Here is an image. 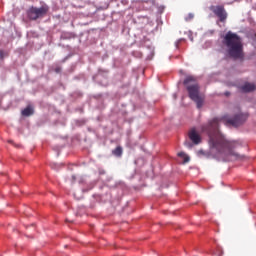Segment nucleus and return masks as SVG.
I'll return each mask as SVG.
<instances>
[{"label": "nucleus", "mask_w": 256, "mask_h": 256, "mask_svg": "<svg viewBox=\"0 0 256 256\" xmlns=\"http://www.w3.org/2000/svg\"><path fill=\"white\" fill-rule=\"evenodd\" d=\"M248 114L238 112L234 114L233 118H230L228 114L220 118H213L208 125H205L201 130L208 134L209 145L211 149H215L216 152L222 154L225 161L241 160L244 156L234 152L238 148H242V141H228L219 131V123H223L228 127H239L246 123Z\"/></svg>", "instance_id": "f257e3e1"}, {"label": "nucleus", "mask_w": 256, "mask_h": 256, "mask_svg": "<svg viewBox=\"0 0 256 256\" xmlns=\"http://www.w3.org/2000/svg\"><path fill=\"white\" fill-rule=\"evenodd\" d=\"M223 46L226 48V53L230 58L240 59L243 58V44L241 38L231 31L226 32L222 41Z\"/></svg>", "instance_id": "f03ea898"}, {"label": "nucleus", "mask_w": 256, "mask_h": 256, "mask_svg": "<svg viewBox=\"0 0 256 256\" xmlns=\"http://www.w3.org/2000/svg\"><path fill=\"white\" fill-rule=\"evenodd\" d=\"M183 84L186 88V91H188V95L191 101H194L196 103V107L201 109L203 107L204 98L199 93L200 87L197 79L192 75L186 76Z\"/></svg>", "instance_id": "7ed1b4c3"}, {"label": "nucleus", "mask_w": 256, "mask_h": 256, "mask_svg": "<svg viewBox=\"0 0 256 256\" xmlns=\"http://www.w3.org/2000/svg\"><path fill=\"white\" fill-rule=\"evenodd\" d=\"M49 12V6L43 5L41 8L31 7L27 10V17L29 20L36 21L47 15Z\"/></svg>", "instance_id": "20e7f679"}, {"label": "nucleus", "mask_w": 256, "mask_h": 256, "mask_svg": "<svg viewBox=\"0 0 256 256\" xmlns=\"http://www.w3.org/2000/svg\"><path fill=\"white\" fill-rule=\"evenodd\" d=\"M209 9L216 17H218L220 22H226L228 14L223 5H211Z\"/></svg>", "instance_id": "39448f33"}, {"label": "nucleus", "mask_w": 256, "mask_h": 256, "mask_svg": "<svg viewBox=\"0 0 256 256\" xmlns=\"http://www.w3.org/2000/svg\"><path fill=\"white\" fill-rule=\"evenodd\" d=\"M189 139L191 140V142H193V144H201L202 142V137L197 133V131L195 129H191L189 132Z\"/></svg>", "instance_id": "423d86ee"}, {"label": "nucleus", "mask_w": 256, "mask_h": 256, "mask_svg": "<svg viewBox=\"0 0 256 256\" xmlns=\"http://www.w3.org/2000/svg\"><path fill=\"white\" fill-rule=\"evenodd\" d=\"M242 91L244 93H250L252 91H255L256 90V85L253 84V83H245L242 87H241Z\"/></svg>", "instance_id": "0eeeda50"}, {"label": "nucleus", "mask_w": 256, "mask_h": 256, "mask_svg": "<svg viewBox=\"0 0 256 256\" xmlns=\"http://www.w3.org/2000/svg\"><path fill=\"white\" fill-rule=\"evenodd\" d=\"M33 115V108L31 106H27L26 109L22 110L23 117H30Z\"/></svg>", "instance_id": "6e6552de"}, {"label": "nucleus", "mask_w": 256, "mask_h": 256, "mask_svg": "<svg viewBox=\"0 0 256 256\" xmlns=\"http://www.w3.org/2000/svg\"><path fill=\"white\" fill-rule=\"evenodd\" d=\"M112 155L120 157L123 155V148H121V146H117L116 149L112 150Z\"/></svg>", "instance_id": "1a4fd4ad"}, {"label": "nucleus", "mask_w": 256, "mask_h": 256, "mask_svg": "<svg viewBox=\"0 0 256 256\" xmlns=\"http://www.w3.org/2000/svg\"><path fill=\"white\" fill-rule=\"evenodd\" d=\"M178 156H179L180 158L184 159V160H183V163H184V164H185V163H189V161L191 160V158H190L187 154H185L184 152L178 153Z\"/></svg>", "instance_id": "9d476101"}, {"label": "nucleus", "mask_w": 256, "mask_h": 256, "mask_svg": "<svg viewBox=\"0 0 256 256\" xmlns=\"http://www.w3.org/2000/svg\"><path fill=\"white\" fill-rule=\"evenodd\" d=\"M61 67H56L55 69H54V72H56L57 74H60L61 73Z\"/></svg>", "instance_id": "9b49d317"}, {"label": "nucleus", "mask_w": 256, "mask_h": 256, "mask_svg": "<svg viewBox=\"0 0 256 256\" xmlns=\"http://www.w3.org/2000/svg\"><path fill=\"white\" fill-rule=\"evenodd\" d=\"M194 16L192 14H189V19H193Z\"/></svg>", "instance_id": "f8f14e48"}, {"label": "nucleus", "mask_w": 256, "mask_h": 256, "mask_svg": "<svg viewBox=\"0 0 256 256\" xmlns=\"http://www.w3.org/2000/svg\"><path fill=\"white\" fill-rule=\"evenodd\" d=\"M0 58H3V52L0 51Z\"/></svg>", "instance_id": "ddd939ff"}, {"label": "nucleus", "mask_w": 256, "mask_h": 256, "mask_svg": "<svg viewBox=\"0 0 256 256\" xmlns=\"http://www.w3.org/2000/svg\"><path fill=\"white\" fill-rule=\"evenodd\" d=\"M225 95H226V96H229V92H225Z\"/></svg>", "instance_id": "4468645a"}, {"label": "nucleus", "mask_w": 256, "mask_h": 256, "mask_svg": "<svg viewBox=\"0 0 256 256\" xmlns=\"http://www.w3.org/2000/svg\"><path fill=\"white\" fill-rule=\"evenodd\" d=\"M10 144H13V141H9Z\"/></svg>", "instance_id": "2eb2a0df"}]
</instances>
